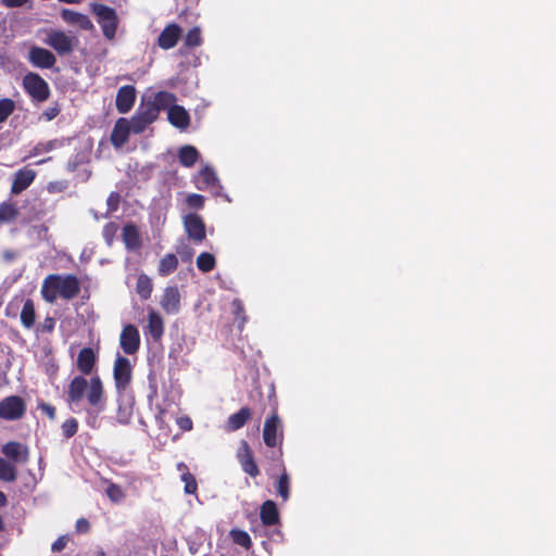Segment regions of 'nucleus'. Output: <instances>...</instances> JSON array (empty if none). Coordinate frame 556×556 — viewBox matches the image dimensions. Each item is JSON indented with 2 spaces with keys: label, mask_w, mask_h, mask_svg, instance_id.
Here are the masks:
<instances>
[{
  "label": "nucleus",
  "mask_w": 556,
  "mask_h": 556,
  "mask_svg": "<svg viewBox=\"0 0 556 556\" xmlns=\"http://www.w3.org/2000/svg\"><path fill=\"white\" fill-rule=\"evenodd\" d=\"M86 395L92 413L99 414L105 408V392L99 375H94L88 381L85 376H75L67 388L66 401L70 405L78 404Z\"/></svg>",
  "instance_id": "f257e3e1"
},
{
  "label": "nucleus",
  "mask_w": 556,
  "mask_h": 556,
  "mask_svg": "<svg viewBox=\"0 0 556 556\" xmlns=\"http://www.w3.org/2000/svg\"><path fill=\"white\" fill-rule=\"evenodd\" d=\"M40 293L50 304H53L58 298L70 301L80 293V281L73 274H50L43 279Z\"/></svg>",
  "instance_id": "f03ea898"
},
{
  "label": "nucleus",
  "mask_w": 556,
  "mask_h": 556,
  "mask_svg": "<svg viewBox=\"0 0 556 556\" xmlns=\"http://www.w3.org/2000/svg\"><path fill=\"white\" fill-rule=\"evenodd\" d=\"M43 42L62 56L71 54L78 46L79 40L76 36L67 35L63 30L50 29Z\"/></svg>",
  "instance_id": "7ed1b4c3"
},
{
  "label": "nucleus",
  "mask_w": 556,
  "mask_h": 556,
  "mask_svg": "<svg viewBox=\"0 0 556 556\" xmlns=\"http://www.w3.org/2000/svg\"><path fill=\"white\" fill-rule=\"evenodd\" d=\"M92 12L97 15V22L100 25L103 36L112 40L115 37L118 17L116 11L102 3H96L92 7Z\"/></svg>",
  "instance_id": "20e7f679"
},
{
  "label": "nucleus",
  "mask_w": 556,
  "mask_h": 556,
  "mask_svg": "<svg viewBox=\"0 0 556 556\" xmlns=\"http://www.w3.org/2000/svg\"><path fill=\"white\" fill-rule=\"evenodd\" d=\"M23 88L37 102H45L51 91L48 83L37 73L29 72L23 77Z\"/></svg>",
  "instance_id": "39448f33"
},
{
  "label": "nucleus",
  "mask_w": 556,
  "mask_h": 556,
  "mask_svg": "<svg viewBox=\"0 0 556 556\" xmlns=\"http://www.w3.org/2000/svg\"><path fill=\"white\" fill-rule=\"evenodd\" d=\"M113 378L115 388L118 392H123L130 384L132 379V367L127 357L117 355L113 367Z\"/></svg>",
  "instance_id": "423d86ee"
},
{
  "label": "nucleus",
  "mask_w": 556,
  "mask_h": 556,
  "mask_svg": "<svg viewBox=\"0 0 556 556\" xmlns=\"http://www.w3.org/2000/svg\"><path fill=\"white\" fill-rule=\"evenodd\" d=\"M263 440L268 447H276L282 443L283 430L276 412L267 417L264 422Z\"/></svg>",
  "instance_id": "0eeeda50"
},
{
  "label": "nucleus",
  "mask_w": 556,
  "mask_h": 556,
  "mask_svg": "<svg viewBox=\"0 0 556 556\" xmlns=\"http://www.w3.org/2000/svg\"><path fill=\"white\" fill-rule=\"evenodd\" d=\"M25 412V402L17 395L8 396L0 402V418L4 420H17Z\"/></svg>",
  "instance_id": "6e6552de"
},
{
  "label": "nucleus",
  "mask_w": 556,
  "mask_h": 556,
  "mask_svg": "<svg viewBox=\"0 0 556 556\" xmlns=\"http://www.w3.org/2000/svg\"><path fill=\"white\" fill-rule=\"evenodd\" d=\"M184 228L189 239L201 243L206 238V227L203 218L195 213L184 216Z\"/></svg>",
  "instance_id": "1a4fd4ad"
},
{
  "label": "nucleus",
  "mask_w": 556,
  "mask_h": 556,
  "mask_svg": "<svg viewBox=\"0 0 556 556\" xmlns=\"http://www.w3.org/2000/svg\"><path fill=\"white\" fill-rule=\"evenodd\" d=\"M119 345L125 354L132 355L140 348L139 330L134 325H126L119 337Z\"/></svg>",
  "instance_id": "9d476101"
},
{
  "label": "nucleus",
  "mask_w": 556,
  "mask_h": 556,
  "mask_svg": "<svg viewBox=\"0 0 556 556\" xmlns=\"http://www.w3.org/2000/svg\"><path fill=\"white\" fill-rule=\"evenodd\" d=\"M36 172L29 166H24L15 172L11 185V194H20L25 191L36 179Z\"/></svg>",
  "instance_id": "9b49d317"
},
{
  "label": "nucleus",
  "mask_w": 556,
  "mask_h": 556,
  "mask_svg": "<svg viewBox=\"0 0 556 556\" xmlns=\"http://www.w3.org/2000/svg\"><path fill=\"white\" fill-rule=\"evenodd\" d=\"M1 453L9 462L26 464L29 459V450L17 441H9L1 447Z\"/></svg>",
  "instance_id": "f8f14e48"
},
{
  "label": "nucleus",
  "mask_w": 556,
  "mask_h": 556,
  "mask_svg": "<svg viewBox=\"0 0 556 556\" xmlns=\"http://www.w3.org/2000/svg\"><path fill=\"white\" fill-rule=\"evenodd\" d=\"M242 470L252 478L260 475L258 466L254 459L252 450L247 441H242L241 447L237 454Z\"/></svg>",
  "instance_id": "ddd939ff"
},
{
  "label": "nucleus",
  "mask_w": 556,
  "mask_h": 556,
  "mask_svg": "<svg viewBox=\"0 0 556 556\" xmlns=\"http://www.w3.org/2000/svg\"><path fill=\"white\" fill-rule=\"evenodd\" d=\"M28 59L39 68H52L56 63V58L50 50L37 46L29 49Z\"/></svg>",
  "instance_id": "4468645a"
},
{
  "label": "nucleus",
  "mask_w": 556,
  "mask_h": 556,
  "mask_svg": "<svg viewBox=\"0 0 556 556\" xmlns=\"http://www.w3.org/2000/svg\"><path fill=\"white\" fill-rule=\"evenodd\" d=\"M136 101V89L131 85L123 86L118 89L116 99H115V105L116 110L121 114L128 113Z\"/></svg>",
  "instance_id": "2eb2a0df"
},
{
  "label": "nucleus",
  "mask_w": 556,
  "mask_h": 556,
  "mask_svg": "<svg viewBox=\"0 0 556 556\" xmlns=\"http://www.w3.org/2000/svg\"><path fill=\"white\" fill-rule=\"evenodd\" d=\"M181 28L176 23L168 24L164 27L157 38V45L164 50L174 48L181 37Z\"/></svg>",
  "instance_id": "dca6fc26"
},
{
  "label": "nucleus",
  "mask_w": 556,
  "mask_h": 556,
  "mask_svg": "<svg viewBox=\"0 0 556 556\" xmlns=\"http://www.w3.org/2000/svg\"><path fill=\"white\" fill-rule=\"evenodd\" d=\"M97 361L98 357L93 349L83 348L77 355L76 367L83 376H89L96 368Z\"/></svg>",
  "instance_id": "f3484780"
},
{
  "label": "nucleus",
  "mask_w": 556,
  "mask_h": 556,
  "mask_svg": "<svg viewBox=\"0 0 556 556\" xmlns=\"http://www.w3.org/2000/svg\"><path fill=\"white\" fill-rule=\"evenodd\" d=\"M277 466L279 467V470L281 472L276 481V492L278 496L281 497L282 502H287L290 497L291 478L286 469V466L281 457H278Z\"/></svg>",
  "instance_id": "a211bd4d"
},
{
  "label": "nucleus",
  "mask_w": 556,
  "mask_h": 556,
  "mask_svg": "<svg viewBox=\"0 0 556 556\" xmlns=\"http://www.w3.org/2000/svg\"><path fill=\"white\" fill-rule=\"evenodd\" d=\"M130 132L129 122L125 118L117 119L111 132L112 144L115 148L123 147L128 141Z\"/></svg>",
  "instance_id": "6ab92c4d"
},
{
  "label": "nucleus",
  "mask_w": 556,
  "mask_h": 556,
  "mask_svg": "<svg viewBox=\"0 0 556 556\" xmlns=\"http://www.w3.org/2000/svg\"><path fill=\"white\" fill-rule=\"evenodd\" d=\"M161 306L167 314H176L179 311L180 293L177 287L165 288Z\"/></svg>",
  "instance_id": "aec40b11"
},
{
  "label": "nucleus",
  "mask_w": 556,
  "mask_h": 556,
  "mask_svg": "<svg viewBox=\"0 0 556 556\" xmlns=\"http://www.w3.org/2000/svg\"><path fill=\"white\" fill-rule=\"evenodd\" d=\"M167 118L173 126L179 129H186L190 125V115L181 105L173 104L169 106Z\"/></svg>",
  "instance_id": "412c9836"
},
{
  "label": "nucleus",
  "mask_w": 556,
  "mask_h": 556,
  "mask_svg": "<svg viewBox=\"0 0 556 556\" xmlns=\"http://www.w3.org/2000/svg\"><path fill=\"white\" fill-rule=\"evenodd\" d=\"M252 417V412L249 407H241L237 413L231 414L226 424L225 429L227 432H233L241 429Z\"/></svg>",
  "instance_id": "4be33fe9"
},
{
  "label": "nucleus",
  "mask_w": 556,
  "mask_h": 556,
  "mask_svg": "<svg viewBox=\"0 0 556 556\" xmlns=\"http://www.w3.org/2000/svg\"><path fill=\"white\" fill-rule=\"evenodd\" d=\"M61 17L67 24H76L84 30H91L93 24L88 15L73 11L71 9H62Z\"/></svg>",
  "instance_id": "5701e85b"
},
{
  "label": "nucleus",
  "mask_w": 556,
  "mask_h": 556,
  "mask_svg": "<svg viewBox=\"0 0 556 556\" xmlns=\"http://www.w3.org/2000/svg\"><path fill=\"white\" fill-rule=\"evenodd\" d=\"M164 329L162 316L153 309L150 311L148 314L147 333L156 342L163 337Z\"/></svg>",
  "instance_id": "b1692460"
},
{
  "label": "nucleus",
  "mask_w": 556,
  "mask_h": 556,
  "mask_svg": "<svg viewBox=\"0 0 556 556\" xmlns=\"http://www.w3.org/2000/svg\"><path fill=\"white\" fill-rule=\"evenodd\" d=\"M260 518L264 526L270 527L279 522V511L274 501H265L260 510Z\"/></svg>",
  "instance_id": "393cba45"
},
{
  "label": "nucleus",
  "mask_w": 556,
  "mask_h": 556,
  "mask_svg": "<svg viewBox=\"0 0 556 556\" xmlns=\"http://www.w3.org/2000/svg\"><path fill=\"white\" fill-rule=\"evenodd\" d=\"M218 178L215 170L210 166H204L195 177V186L200 190L216 187Z\"/></svg>",
  "instance_id": "a878e982"
},
{
  "label": "nucleus",
  "mask_w": 556,
  "mask_h": 556,
  "mask_svg": "<svg viewBox=\"0 0 556 556\" xmlns=\"http://www.w3.org/2000/svg\"><path fill=\"white\" fill-rule=\"evenodd\" d=\"M123 241L128 250H137L141 247V238L135 224H127L123 228Z\"/></svg>",
  "instance_id": "bb28decb"
},
{
  "label": "nucleus",
  "mask_w": 556,
  "mask_h": 556,
  "mask_svg": "<svg viewBox=\"0 0 556 556\" xmlns=\"http://www.w3.org/2000/svg\"><path fill=\"white\" fill-rule=\"evenodd\" d=\"M200 153L193 146H184L178 151V161L185 167H192L199 160Z\"/></svg>",
  "instance_id": "cd10ccee"
},
{
  "label": "nucleus",
  "mask_w": 556,
  "mask_h": 556,
  "mask_svg": "<svg viewBox=\"0 0 556 556\" xmlns=\"http://www.w3.org/2000/svg\"><path fill=\"white\" fill-rule=\"evenodd\" d=\"M20 215L17 205L11 201L0 203V224H7L15 220Z\"/></svg>",
  "instance_id": "c85d7f7f"
},
{
  "label": "nucleus",
  "mask_w": 556,
  "mask_h": 556,
  "mask_svg": "<svg viewBox=\"0 0 556 556\" xmlns=\"http://www.w3.org/2000/svg\"><path fill=\"white\" fill-rule=\"evenodd\" d=\"M18 471L16 466L13 463L0 457V480L11 483L16 481Z\"/></svg>",
  "instance_id": "c756f323"
},
{
  "label": "nucleus",
  "mask_w": 556,
  "mask_h": 556,
  "mask_svg": "<svg viewBox=\"0 0 556 556\" xmlns=\"http://www.w3.org/2000/svg\"><path fill=\"white\" fill-rule=\"evenodd\" d=\"M178 267V258L174 253H167L159 263V274L163 277L170 275Z\"/></svg>",
  "instance_id": "7c9ffc66"
},
{
  "label": "nucleus",
  "mask_w": 556,
  "mask_h": 556,
  "mask_svg": "<svg viewBox=\"0 0 556 556\" xmlns=\"http://www.w3.org/2000/svg\"><path fill=\"white\" fill-rule=\"evenodd\" d=\"M35 305L33 300L28 299L25 301L21 312V323L25 328L30 329L35 325Z\"/></svg>",
  "instance_id": "2f4dec72"
},
{
  "label": "nucleus",
  "mask_w": 556,
  "mask_h": 556,
  "mask_svg": "<svg viewBox=\"0 0 556 556\" xmlns=\"http://www.w3.org/2000/svg\"><path fill=\"white\" fill-rule=\"evenodd\" d=\"M178 469L182 471L181 480L185 482V493L187 494H195L198 490V483L194 476L188 470L186 464H178Z\"/></svg>",
  "instance_id": "473e14b6"
},
{
  "label": "nucleus",
  "mask_w": 556,
  "mask_h": 556,
  "mask_svg": "<svg viewBox=\"0 0 556 556\" xmlns=\"http://www.w3.org/2000/svg\"><path fill=\"white\" fill-rule=\"evenodd\" d=\"M153 290L151 279L141 274L137 279L136 291L142 300H148L151 296Z\"/></svg>",
  "instance_id": "72a5a7b5"
},
{
  "label": "nucleus",
  "mask_w": 556,
  "mask_h": 556,
  "mask_svg": "<svg viewBox=\"0 0 556 556\" xmlns=\"http://www.w3.org/2000/svg\"><path fill=\"white\" fill-rule=\"evenodd\" d=\"M197 266L199 270L202 273H210L212 271L216 266L215 257L212 253L208 252H202L197 257Z\"/></svg>",
  "instance_id": "f704fd0d"
},
{
  "label": "nucleus",
  "mask_w": 556,
  "mask_h": 556,
  "mask_svg": "<svg viewBox=\"0 0 556 556\" xmlns=\"http://www.w3.org/2000/svg\"><path fill=\"white\" fill-rule=\"evenodd\" d=\"M175 101L176 97L172 92L159 91L155 94L154 100L151 104L155 105L157 108V111L160 112V110L166 109L169 105L172 106Z\"/></svg>",
  "instance_id": "c9c22d12"
},
{
  "label": "nucleus",
  "mask_w": 556,
  "mask_h": 556,
  "mask_svg": "<svg viewBox=\"0 0 556 556\" xmlns=\"http://www.w3.org/2000/svg\"><path fill=\"white\" fill-rule=\"evenodd\" d=\"M229 534L235 544L240 545L247 549H249L252 546L251 536L247 531L240 529H232Z\"/></svg>",
  "instance_id": "e433bc0d"
},
{
  "label": "nucleus",
  "mask_w": 556,
  "mask_h": 556,
  "mask_svg": "<svg viewBox=\"0 0 556 556\" xmlns=\"http://www.w3.org/2000/svg\"><path fill=\"white\" fill-rule=\"evenodd\" d=\"M203 42L201 29L198 26L191 28L185 36V46L188 48H197Z\"/></svg>",
  "instance_id": "4c0bfd02"
},
{
  "label": "nucleus",
  "mask_w": 556,
  "mask_h": 556,
  "mask_svg": "<svg viewBox=\"0 0 556 556\" xmlns=\"http://www.w3.org/2000/svg\"><path fill=\"white\" fill-rule=\"evenodd\" d=\"M15 103L10 98L0 99V124L5 122L14 112Z\"/></svg>",
  "instance_id": "58836bf2"
},
{
  "label": "nucleus",
  "mask_w": 556,
  "mask_h": 556,
  "mask_svg": "<svg viewBox=\"0 0 556 556\" xmlns=\"http://www.w3.org/2000/svg\"><path fill=\"white\" fill-rule=\"evenodd\" d=\"M137 114L146 121V124H152L157 118L159 111L155 105L149 104L144 109L140 108Z\"/></svg>",
  "instance_id": "ea45409f"
},
{
  "label": "nucleus",
  "mask_w": 556,
  "mask_h": 556,
  "mask_svg": "<svg viewBox=\"0 0 556 556\" xmlns=\"http://www.w3.org/2000/svg\"><path fill=\"white\" fill-rule=\"evenodd\" d=\"M108 497L114 502L118 503L125 497V493L121 485L115 483H110L105 490Z\"/></svg>",
  "instance_id": "a19ab883"
},
{
  "label": "nucleus",
  "mask_w": 556,
  "mask_h": 556,
  "mask_svg": "<svg viewBox=\"0 0 556 556\" xmlns=\"http://www.w3.org/2000/svg\"><path fill=\"white\" fill-rule=\"evenodd\" d=\"M63 435L66 439L74 437L78 431V421L75 418H68L62 424Z\"/></svg>",
  "instance_id": "79ce46f5"
},
{
  "label": "nucleus",
  "mask_w": 556,
  "mask_h": 556,
  "mask_svg": "<svg viewBox=\"0 0 556 556\" xmlns=\"http://www.w3.org/2000/svg\"><path fill=\"white\" fill-rule=\"evenodd\" d=\"M204 203H205V198L199 193H191V194H188L186 198V204L190 208L201 210V208H203Z\"/></svg>",
  "instance_id": "37998d69"
},
{
  "label": "nucleus",
  "mask_w": 556,
  "mask_h": 556,
  "mask_svg": "<svg viewBox=\"0 0 556 556\" xmlns=\"http://www.w3.org/2000/svg\"><path fill=\"white\" fill-rule=\"evenodd\" d=\"M150 124H146L144 119H141V116L136 114L131 121L129 122V126L134 134L142 132Z\"/></svg>",
  "instance_id": "c03bdc74"
},
{
  "label": "nucleus",
  "mask_w": 556,
  "mask_h": 556,
  "mask_svg": "<svg viewBox=\"0 0 556 556\" xmlns=\"http://www.w3.org/2000/svg\"><path fill=\"white\" fill-rule=\"evenodd\" d=\"M61 112V108H60V104L59 103H54L53 105L47 108L42 113H41V117L47 121V122H50L52 119H54Z\"/></svg>",
  "instance_id": "a18cd8bd"
},
{
  "label": "nucleus",
  "mask_w": 556,
  "mask_h": 556,
  "mask_svg": "<svg viewBox=\"0 0 556 556\" xmlns=\"http://www.w3.org/2000/svg\"><path fill=\"white\" fill-rule=\"evenodd\" d=\"M118 229L117 224L110 222L103 227V236L108 242H111Z\"/></svg>",
  "instance_id": "49530a36"
},
{
  "label": "nucleus",
  "mask_w": 556,
  "mask_h": 556,
  "mask_svg": "<svg viewBox=\"0 0 556 556\" xmlns=\"http://www.w3.org/2000/svg\"><path fill=\"white\" fill-rule=\"evenodd\" d=\"M68 542V538L66 535L59 536L51 546V551L53 553H59L63 551Z\"/></svg>",
  "instance_id": "de8ad7c7"
},
{
  "label": "nucleus",
  "mask_w": 556,
  "mask_h": 556,
  "mask_svg": "<svg viewBox=\"0 0 556 556\" xmlns=\"http://www.w3.org/2000/svg\"><path fill=\"white\" fill-rule=\"evenodd\" d=\"M177 425L182 431H190L193 428V422L188 416L177 418Z\"/></svg>",
  "instance_id": "09e8293b"
},
{
  "label": "nucleus",
  "mask_w": 556,
  "mask_h": 556,
  "mask_svg": "<svg viewBox=\"0 0 556 556\" xmlns=\"http://www.w3.org/2000/svg\"><path fill=\"white\" fill-rule=\"evenodd\" d=\"M75 530L78 533H88L90 531V523L86 518H79L75 523Z\"/></svg>",
  "instance_id": "8fccbe9b"
},
{
  "label": "nucleus",
  "mask_w": 556,
  "mask_h": 556,
  "mask_svg": "<svg viewBox=\"0 0 556 556\" xmlns=\"http://www.w3.org/2000/svg\"><path fill=\"white\" fill-rule=\"evenodd\" d=\"M55 327V319L53 317L47 316L43 320V323L40 326V330L42 332H52Z\"/></svg>",
  "instance_id": "3c124183"
},
{
  "label": "nucleus",
  "mask_w": 556,
  "mask_h": 556,
  "mask_svg": "<svg viewBox=\"0 0 556 556\" xmlns=\"http://www.w3.org/2000/svg\"><path fill=\"white\" fill-rule=\"evenodd\" d=\"M51 420L55 419L56 410L55 407L48 403H41L38 406Z\"/></svg>",
  "instance_id": "603ef678"
},
{
  "label": "nucleus",
  "mask_w": 556,
  "mask_h": 556,
  "mask_svg": "<svg viewBox=\"0 0 556 556\" xmlns=\"http://www.w3.org/2000/svg\"><path fill=\"white\" fill-rule=\"evenodd\" d=\"M29 0H1V3L7 8H21L25 5Z\"/></svg>",
  "instance_id": "864d4df0"
},
{
  "label": "nucleus",
  "mask_w": 556,
  "mask_h": 556,
  "mask_svg": "<svg viewBox=\"0 0 556 556\" xmlns=\"http://www.w3.org/2000/svg\"><path fill=\"white\" fill-rule=\"evenodd\" d=\"M53 147H54V144H53V142H52V141H49V142H47V143H39V144H37V146L35 147V149H34V154H37V153H39V152H41V151H46V152H47V151H50V150H52V149H53Z\"/></svg>",
  "instance_id": "5fc2aeb1"
},
{
  "label": "nucleus",
  "mask_w": 556,
  "mask_h": 556,
  "mask_svg": "<svg viewBox=\"0 0 556 556\" xmlns=\"http://www.w3.org/2000/svg\"><path fill=\"white\" fill-rule=\"evenodd\" d=\"M2 257L5 262H12L17 257V253L13 250H4Z\"/></svg>",
  "instance_id": "6e6d98bb"
},
{
  "label": "nucleus",
  "mask_w": 556,
  "mask_h": 556,
  "mask_svg": "<svg viewBox=\"0 0 556 556\" xmlns=\"http://www.w3.org/2000/svg\"><path fill=\"white\" fill-rule=\"evenodd\" d=\"M7 503H8V500H7L5 494L2 491H0V508L4 507L7 505Z\"/></svg>",
  "instance_id": "4d7b16f0"
},
{
  "label": "nucleus",
  "mask_w": 556,
  "mask_h": 556,
  "mask_svg": "<svg viewBox=\"0 0 556 556\" xmlns=\"http://www.w3.org/2000/svg\"><path fill=\"white\" fill-rule=\"evenodd\" d=\"M96 556H106V555H105L104 551L99 549L96 552Z\"/></svg>",
  "instance_id": "13d9d810"
},
{
  "label": "nucleus",
  "mask_w": 556,
  "mask_h": 556,
  "mask_svg": "<svg viewBox=\"0 0 556 556\" xmlns=\"http://www.w3.org/2000/svg\"><path fill=\"white\" fill-rule=\"evenodd\" d=\"M4 529V523H3V519L2 517L0 516V532Z\"/></svg>",
  "instance_id": "bf43d9fd"
},
{
  "label": "nucleus",
  "mask_w": 556,
  "mask_h": 556,
  "mask_svg": "<svg viewBox=\"0 0 556 556\" xmlns=\"http://www.w3.org/2000/svg\"><path fill=\"white\" fill-rule=\"evenodd\" d=\"M119 421L123 422V424H128L129 421V416L125 417L124 419H121L119 418Z\"/></svg>",
  "instance_id": "052dcab7"
},
{
  "label": "nucleus",
  "mask_w": 556,
  "mask_h": 556,
  "mask_svg": "<svg viewBox=\"0 0 556 556\" xmlns=\"http://www.w3.org/2000/svg\"><path fill=\"white\" fill-rule=\"evenodd\" d=\"M48 190H49L50 192L54 191V186H53V184H50V185L48 186Z\"/></svg>",
  "instance_id": "680f3d73"
},
{
  "label": "nucleus",
  "mask_w": 556,
  "mask_h": 556,
  "mask_svg": "<svg viewBox=\"0 0 556 556\" xmlns=\"http://www.w3.org/2000/svg\"><path fill=\"white\" fill-rule=\"evenodd\" d=\"M48 160H49V159L40 160V161H38V162H37V164H42V163L47 162Z\"/></svg>",
  "instance_id": "e2e57ef3"
}]
</instances>
